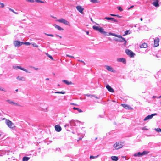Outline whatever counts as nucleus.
I'll return each mask as SVG.
<instances>
[{"label": "nucleus", "mask_w": 161, "mask_h": 161, "mask_svg": "<svg viewBox=\"0 0 161 161\" xmlns=\"http://www.w3.org/2000/svg\"><path fill=\"white\" fill-rule=\"evenodd\" d=\"M109 35H112L118 38L114 39V40L117 42H122L125 40V38L123 37L121 35H118L114 33H109Z\"/></svg>", "instance_id": "f257e3e1"}, {"label": "nucleus", "mask_w": 161, "mask_h": 161, "mask_svg": "<svg viewBox=\"0 0 161 161\" xmlns=\"http://www.w3.org/2000/svg\"><path fill=\"white\" fill-rule=\"evenodd\" d=\"M124 145V142H118L114 144L113 147L115 150H118L122 148Z\"/></svg>", "instance_id": "f03ea898"}, {"label": "nucleus", "mask_w": 161, "mask_h": 161, "mask_svg": "<svg viewBox=\"0 0 161 161\" xmlns=\"http://www.w3.org/2000/svg\"><path fill=\"white\" fill-rule=\"evenodd\" d=\"M93 28L94 30L98 31L102 34H103L104 35L106 34V32L104 31V29L102 27H99L97 26H93Z\"/></svg>", "instance_id": "7ed1b4c3"}, {"label": "nucleus", "mask_w": 161, "mask_h": 161, "mask_svg": "<svg viewBox=\"0 0 161 161\" xmlns=\"http://www.w3.org/2000/svg\"><path fill=\"white\" fill-rule=\"evenodd\" d=\"M6 123L8 126L10 128L13 129L15 127L14 123L9 120L6 119Z\"/></svg>", "instance_id": "20e7f679"}, {"label": "nucleus", "mask_w": 161, "mask_h": 161, "mask_svg": "<svg viewBox=\"0 0 161 161\" xmlns=\"http://www.w3.org/2000/svg\"><path fill=\"white\" fill-rule=\"evenodd\" d=\"M125 52L127 54L130 58L134 57L135 55V54L131 51L129 49H126Z\"/></svg>", "instance_id": "39448f33"}, {"label": "nucleus", "mask_w": 161, "mask_h": 161, "mask_svg": "<svg viewBox=\"0 0 161 161\" xmlns=\"http://www.w3.org/2000/svg\"><path fill=\"white\" fill-rule=\"evenodd\" d=\"M57 21L59 22L63 23L64 24L66 25H69V22H68L65 19L63 18H62L60 19L57 20Z\"/></svg>", "instance_id": "423d86ee"}, {"label": "nucleus", "mask_w": 161, "mask_h": 161, "mask_svg": "<svg viewBox=\"0 0 161 161\" xmlns=\"http://www.w3.org/2000/svg\"><path fill=\"white\" fill-rule=\"evenodd\" d=\"M23 44V42L19 41H15L14 42V44L15 47L20 46Z\"/></svg>", "instance_id": "0eeeda50"}, {"label": "nucleus", "mask_w": 161, "mask_h": 161, "mask_svg": "<svg viewBox=\"0 0 161 161\" xmlns=\"http://www.w3.org/2000/svg\"><path fill=\"white\" fill-rule=\"evenodd\" d=\"M76 9L80 13L83 14V11L84 9L80 5L77 6L76 7Z\"/></svg>", "instance_id": "6e6552de"}, {"label": "nucleus", "mask_w": 161, "mask_h": 161, "mask_svg": "<svg viewBox=\"0 0 161 161\" xmlns=\"http://www.w3.org/2000/svg\"><path fill=\"white\" fill-rule=\"evenodd\" d=\"M157 115L156 113L153 114L151 115H148L144 119V121H146L147 120H148L149 119H152L154 116L156 115Z\"/></svg>", "instance_id": "1a4fd4ad"}, {"label": "nucleus", "mask_w": 161, "mask_h": 161, "mask_svg": "<svg viewBox=\"0 0 161 161\" xmlns=\"http://www.w3.org/2000/svg\"><path fill=\"white\" fill-rule=\"evenodd\" d=\"M159 39L158 38H157L154 40V47H156L159 46Z\"/></svg>", "instance_id": "9d476101"}, {"label": "nucleus", "mask_w": 161, "mask_h": 161, "mask_svg": "<svg viewBox=\"0 0 161 161\" xmlns=\"http://www.w3.org/2000/svg\"><path fill=\"white\" fill-rule=\"evenodd\" d=\"M55 130L57 132H60L61 130L62 129L60 126L58 125H56L55 126Z\"/></svg>", "instance_id": "9b49d317"}, {"label": "nucleus", "mask_w": 161, "mask_h": 161, "mask_svg": "<svg viewBox=\"0 0 161 161\" xmlns=\"http://www.w3.org/2000/svg\"><path fill=\"white\" fill-rule=\"evenodd\" d=\"M106 88L107 90L110 92H113L114 91L113 89L111 87L108 85H107L106 86Z\"/></svg>", "instance_id": "f8f14e48"}, {"label": "nucleus", "mask_w": 161, "mask_h": 161, "mask_svg": "<svg viewBox=\"0 0 161 161\" xmlns=\"http://www.w3.org/2000/svg\"><path fill=\"white\" fill-rule=\"evenodd\" d=\"M105 19L107 20H111L114 22H118L117 20L115 19L114 18H111V17H106Z\"/></svg>", "instance_id": "ddd939ff"}, {"label": "nucleus", "mask_w": 161, "mask_h": 161, "mask_svg": "<svg viewBox=\"0 0 161 161\" xmlns=\"http://www.w3.org/2000/svg\"><path fill=\"white\" fill-rule=\"evenodd\" d=\"M117 60L118 62H122L124 64H125L126 63V61L125 59L123 58H118L117 59Z\"/></svg>", "instance_id": "4468645a"}, {"label": "nucleus", "mask_w": 161, "mask_h": 161, "mask_svg": "<svg viewBox=\"0 0 161 161\" xmlns=\"http://www.w3.org/2000/svg\"><path fill=\"white\" fill-rule=\"evenodd\" d=\"M121 105L122 106V107L126 109H131V107L127 104H121Z\"/></svg>", "instance_id": "2eb2a0df"}, {"label": "nucleus", "mask_w": 161, "mask_h": 161, "mask_svg": "<svg viewBox=\"0 0 161 161\" xmlns=\"http://www.w3.org/2000/svg\"><path fill=\"white\" fill-rule=\"evenodd\" d=\"M147 46V44L145 43H143L140 46V48H146Z\"/></svg>", "instance_id": "dca6fc26"}, {"label": "nucleus", "mask_w": 161, "mask_h": 161, "mask_svg": "<svg viewBox=\"0 0 161 161\" xmlns=\"http://www.w3.org/2000/svg\"><path fill=\"white\" fill-rule=\"evenodd\" d=\"M106 69L108 71L112 72L113 71V69L111 67L107 65L106 66Z\"/></svg>", "instance_id": "f3484780"}, {"label": "nucleus", "mask_w": 161, "mask_h": 161, "mask_svg": "<svg viewBox=\"0 0 161 161\" xmlns=\"http://www.w3.org/2000/svg\"><path fill=\"white\" fill-rule=\"evenodd\" d=\"M62 81L67 85H70L73 84L71 81L69 82L67 80H63Z\"/></svg>", "instance_id": "a211bd4d"}, {"label": "nucleus", "mask_w": 161, "mask_h": 161, "mask_svg": "<svg viewBox=\"0 0 161 161\" xmlns=\"http://www.w3.org/2000/svg\"><path fill=\"white\" fill-rule=\"evenodd\" d=\"M54 26L55 28L59 30L63 31L64 30L60 26L56 24H54Z\"/></svg>", "instance_id": "6ab92c4d"}, {"label": "nucleus", "mask_w": 161, "mask_h": 161, "mask_svg": "<svg viewBox=\"0 0 161 161\" xmlns=\"http://www.w3.org/2000/svg\"><path fill=\"white\" fill-rule=\"evenodd\" d=\"M142 153H141L140 152H138L137 153H136L134 154V156H138L141 157L142 156Z\"/></svg>", "instance_id": "aec40b11"}, {"label": "nucleus", "mask_w": 161, "mask_h": 161, "mask_svg": "<svg viewBox=\"0 0 161 161\" xmlns=\"http://www.w3.org/2000/svg\"><path fill=\"white\" fill-rule=\"evenodd\" d=\"M159 1H157L154 2L153 3V4L156 7H157L159 6V4H158Z\"/></svg>", "instance_id": "412c9836"}, {"label": "nucleus", "mask_w": 161, "mask_h": 161, "mask_svg": "<svg viewBox=\"0 0 161 161\" xmlns=\"http://www.w3.org/2000/svg\"><path fill=\"white\" fill-rule=\"evenodd\" d=\"M112 160L116 161L118 160V157L116 156H112L111 157Z\"/></svg>", "instance_id": "4be33fe9"}, {"label": "nucleus", "mask_w": 161, "mask_h": 161, "mask_svg": "<svg viewBox=\"0 0 161 161\" xmlns=\"http://www.w3.org/2000/svg\"><path fill=\"white\" fill-rule=\"evenodd\" d=\"M7 101L9 103H10V104H14V105H17V106H19L20 105H19L17 103H14L13 101H12L10 100H7Z\"/></svg>", "instance_id": "5701e85b"}, {"label": "nucleus", "mask_w": 161, "mask_h": 161, "mask_svg": "<svg viewBox=\"0 0 161 161\" xmlns=\"http://www.w3.org/2000/svg\"><path fill=\"white\" fill-rule=\"evenodd\" d=\"M17 79L19 80H25V78L24 77H20L19 76H18L17 77Z\"/></svg>", "instance_id": "b1692460"}, {"label": "nucleus", "mask_w": 161, "mask_h": 161, "mask_svg": "<svg viewBox=\"0 0 161 161\" xmlns=\"http://www.w3.org/2000/svg\"><path fill=\"white\" fill-rule=\"evenodd\" d=\"M149 153V151L145 150L142 153V156L147 155Z\"/></svg>", "instance_id": "393cba45"}, {"label": "nucleus", "mask_w": 161, "mask_h": 161, "mask_svg": "<svg viewBox=\"0 0 161 161\" xmlns=\"http://www.w3.org/2000/svg\"><path fill=\"white\" fill-rule=\"evenodd\" d=\"M19 69L23 71H25L26 72L30 73V72H28L26 69H25L24 68L21 67L20 66H19Z\"/></svg>", "instance_id": "a878e982"}, {"label": "nucleus", "mask_w": 161, "mask_h": 161, "mask_svg": "<svg viewBox=\"0 0 161 161\" xmlns=\"http://www.w3.org/2000/svg\"><path fill=\"white\" fill-rule=\"evenodd\" d=\"M30 159L29 157H24L23 158V161H28Z\"/></svg>", "instance_id": "bb28decb"}, {"label": "nucleus", "mask_w": 161, "mask_h": 161, "mask_svg": "<svg viewBox=\"0 0 161 161\" xmlns=\"http://www.w3.org/2000/svg\"><path fill=\"white\" fill-rule=\"evenodd\" d=\"M73 109L74 110H77V111L80 113L82 112L83 111H82L80 109H79L78 108H76L75 107H74L73 108Z\"/></svg>", "instance_id": "cd10ccee"}, {"label": "nucleus", "mask_w": 161, "mask_h": 161, "mask_svg": "<svg viewBox=\"0 0 161 161\" xmlns=\"http://www.w3.org/2000/svg\"><path fill=\"white\" fill-rule=\"evenodd\" d=\"M45 54L49 57V58L51 60H53L54 59H53V57L50 55L48 53H45Z\"/></svg>", "instance_id": "c85d7f7f"}, {"label": "nucleus", "mask_w": 161, "mask_h": 161, "mask_svg": "<svg viewBox=\"0 0 161 161\" xmlns=\"http://www.w3.org/2000/svg\"><path fill=\"white\" fill-rule=\"evenodd\" d=\"M129 30H127L125 32V34L123 35V36H125L126 35H127L128 34H130V33H129Z\"/></svg>", "instance_id": "c756f323"}, {"label": "nucleus", "mask_w": 161, "mask_h": 161, "mask_svg": "<svg viewBox=\"0 0 161 161\" xmlns=\"http://www.w3.org/2000/svg\"><path fill=\"white\" fill-rule=\"evenodd\" d=\"M55 93H60L62 94H64L65 93V92L61 91V92H55Z\"/></svg>", "instance_id": "7c9ffc66"}, {"label": "nucleus", "mask_w": 161, "mask_h": 161, "mask_svg": "<svg viewBox=\"0 0 161 161\" xmlns=\"http://www.w3.org/2000/svg\"><path fill=\"white\" fill-rule=\"evenodd\" d=\"M91 2L93 3H96L98 2L97 0H91Z\"/></svg>", "instance_id": "2f4dec72"}, {"label": "nucleus", "mask_w": 161, "mask_h": 161, "mask_svg": "<svg viewBox=\"0 0 161 161\" xmlns=\"http://www.w3.org/2000/svg\"><path fill=\"white\" fill-rule=\"evenodd\" d=\"M9 10L11 11L12 12H13L15 14H18V13H17V12H15L14 10H13V9H12L11 8H9Z\"/></svg>", "instance_id": "473e14b6"}, {"label": "nucleus", "mask_w": 161, "mask_h": 161, "mask_svg": "<svg viewBox=\"0 0 161 161\" xmlns=\"http://www.w3.org/2000/svg\"><path fill=\"white\" fill-rule=\"evenodd\" d=\"M23 44H25L27 46H28V45H30L31 44V43L29 42H23Z\"/></svg>", "instance_id": "72a5a7b5"}, {"label": "nucleus", "mask_w": 161, "mask_h": 161, "mask_svg": "<svg viewBox=\"0 0 161 161\" xmlns=\"http://www.w3.org/2000/svg\"><path fill=\"white\" fill-rule=\"evenodd\" d=\"M4 6V3L0 2V7H3Z\"/></svg>", "instance_id": "f704fd0d"}, {"label": "nucleus", "mask_w": 161, "mask_h": 161, "mask_svg": "<svg viewBox=\"0 0 161 161\" xmlns=\"http://www.w3.org/2000/svg\"><path fill=\"white\" fill-rule=\"evenodd\" d=\"M35 1L36 2H38V3H44V2L42 1H41V0H36Z\"/></svg>", "instance_id": "c9c22d12"}, {"label": "nucleus", "mask_w": 161, "mask_h": 161, "mask_svg": "<svg viewBox=\"0 0 161 161\" xmlns=\"http://www.w3.org/2000/svg\"><path fill=\"white\" fill-rule=\"evenodd\" d=\"M117 8L120 11H122L123 10V9L120 6H118L117 7Z\"/></svg>", "instance_id": "e433bc0d"}, {"label": "nucleus", "mask_w": 161, "mask_h": 161, "mask_svg": "<svg viewBox=\"0 0 161 161\" xmlns=\"http://www.w3.org/2000/svg\"><path fill=\"white\" fill-rule=\"evenodd\" d=\"M161 129L159 128L155 129V130L158 132H160L161 131Z\"/></svg>", "instance_id": "4c0bfd02"}, {"label": "nucleus", "mask_w": 161, "mask_h": 161, "mask_svg": "<svg viewBox=\"0 0 161 161\" xmlns=\"http://www.w3.org/2000/svg\"><path fill=\"white\" fill-rule=\"evenodd\" d=\"M19 66H14V68L16 69H19Z\"/></svg>", "instance_id": "58836bf2"}, {"label": "nucleus", "mask_w": 161, "mask_h": 161, "mask_svg": "<svg viewBox=\"0 0 161 161\" xmlns=\"http://www.w3.org/2000/svg\"><path fill=\"white\" fill-rule=\"evenodd\" d=\"M96 157H94V156H91L90 157V159H93V158H95Z\"/></svg>", "instance_id": "ea45409f"}, {"label": "nucleus", "mask_w": 161, "mask_h": 161, "mask_svg": "<svg viewBox=\"0 0 161 161\" xmlns=\"http://www.w3.org/2000/svg\"><path fill=\"white\" fill-rule=\"evenodd\" d=\"M32 45L34 47H38V45H37L36 43H34L32 44Z\"/></svg>", "instance_id": "a19ab883"}, {"label": "nucleus", "mask_w": 161, "mask_h": 161, "mask_svg": "<svg viewBox=\"0 0 161 161\" xmlns=\"http://www.w3.org/2000/svg\"><path fill=\"white\" fill-rule=\"evenodd\" d=\"M66 56L67 57H70V58H74V57H73V56H70L69 55H66Z\"/></svg>", "instance_id": "79ce46f5"}, {"label": "nucleus", "mask_w": 161, "mask_h": 161, "mask_svg": "<svg viewBox=\"0 0 161 161\" xmlns=\"http://www.w3.org/2000/svg\"><path fill=\"white\" fill-rule=\"evenodd\" d=\"M142 129L144 130H147L148 129L146 128V127H144L142 128Z\"/></svg>", "instance_id": "37998d69"}, {"label": "nucleus", "mask_w": 161, "mask_h": 161, "mask_svg": "<svg viewBox=\"0 0 161 161\" xmlns=\"http://www.w3.org/2000/svg\"><path fill=\"white\" fill-rule=\"evenodd\" d=\"M115 16H116L119 18H121L122 17V16H120L119 15L116 14Z\"/></svg>", "instance_id": "c03bdc74"}, {"label": "nucleus", "mask_w": 161, "mask_h": 161, "mask_svg": "<svg viewBox=\"0 0 161 161\" xmlns=\"http://www.w3.org/2000/svg\"><path fill=\"white\" fill-rule=\"evenodd\" d=\"M89 96H91V97H94L95 98H97V99H98V97H95V96H94V95H89Z\"/></svg>", "instance_id": "a18cd8bd"}, {"label": "nucleus", "mask_w": 161, "mask_h": 161, "mask_svg": "<svg viewBox=\"0 0 161 161\" xmlns=\"http://www.w3.org/2000/svg\"><path fill=\"white\" fill-rule=\"evenodd\" d=\"M47 35L48 36H51V37H53V35H52V34H47Z\"/></svg>", "instance_id": "49530a36"}, {"label": "nucleus", "mask_w": 161, "mask_h": 161, "mask_svg": "<svg viewBox=\"0 0 161 161\" xmlns=\"http://www.w3.org/2000/svg\"><path fill=\"white\" fill-rule=\"evenodd\" d=\"M124 41V42H124V45H125V46H126V43L127 41H126V40H125V41Z\"/></svg>", "instance_id": "de8ad7c7"}, {"label": "nucleus", "mask_w": 161, "mask_h": 161, "mask_svg": "<svg viewBox=\"0 0 161 161\" xmlns=\"http://www.w3.org/2000/svg\"><path fill=\"white\" fill-rule=\"evenodd\" d=\"M134 7V5H132V6H131L130 7V8H129L128 9H130L131 8H133V7Z\"/></svg>", "instance_id": "09e8293b"}, {"label": "nucleus", "mask_w": 161, "mask_h": 161, "mask_svg": "<svg viewBox=\"0 0 161 161\" xmlns=\"http://www.w3.org/2000/svg\"><path fill=\"white\" fill-rule=\"evenodd\" d=\"M70 104L72 105H77V104L73 103H71Z\"/></svg>", "instance_id": "8fccbe9b"}, {"label": "nucleus", "mask_w": 161, "mask_h": 161, "mask_svg": "<svg viewBox=\"0 0 161 161\" xmlns=\"http://www.w3.org/2000/svg\"><path fill=\"white\" fill-rule=\"evenodd\" d=\"M116 14H110V15L112 16H115Z\"/></svg>", "instance_id": "3c124183"}, {"label": "nucleus", "mask_w": 161, "mask_h": 161, "mask_svg": "<svg viewBox=\"0 0 161 161\" xmlns=\"http://www.w3.org/2000/svg\"><path fill=\"white\" fill-rule=\"evenodd\" d=\"M28 1H29L31 2H34V0H28Z\"/></svg>", "instance_id": "603ef678"}, {"label": "nucleus", "mask_w": 161, "mask_h": 161, "mask_svg": "<svg viewBox=\"0 0 161 161\" xmlns=\"http://www.w3.org/2000/svg\"><path fill=\"white\" fill-rule=\"evenodd\" d=\"M78 61H80L81 62H82L83 63H84L85 64V62L83 61L82 60H78Z\"/></svg>", "instance_id": "864d4df0"}, {"label": "nucleus", "mask_w": 161, "mask_h": 161, "mask_svg": "<svg viewBox=\"0 0 161 161\" xmlns=\"http://www.w3.org/2000/svg\"><path fill=\"white\" fill-rule=\"evenodd\" d=\"M82 138H83V137H82V138H79V139L78 140V141L79 140H81Z\"/></svg>", "instance_id": "5fc2aeb1"}, {"label": "nucleus", "mask_w": 161, "mask_h": 161, "mask_svg": "<svg viewBox=\"0 0 161 161\" xmlns=\"http://www.w3.org/2000/svg\"><path fill=\"white\" fill-rule=\"evenodd\" d=\"M34 68L36 70H38V68Z\"/></svg>", "instance_id": "6e6d98bb"}, {"label": "nucleus", "mask_w": 161, "mask_h": 161, "mask_svg": "<svg viewBox=\"0 0 161 161\" xmlns=\"http://www.w3.org/2000/svg\"><path fill=\"white\" fill-rule=\"evenodd\" d=\"M90 19H91V20L92 22H93V20H92V18H91Z\"/></svg>", "instance_id": "4d7b16f0"}, {"label": "nucleus", "mask_w": 161, "mask_h": 161, "mask_svg": "<svg viewBox=\"0 0 161 161\" xmlns=\"http://www.w3.org/2000/svg\"><path fill=\"white\" fill-rule=\"evenodd\" d=\"M46 80H49V79L48 78H47L46 79Z\"/></svg>", "instance_id": "13d9d810"}, {"label": "nucleus", "mask_w": 161, "mask_h": 161, "mask_svg": "<svg viewBox=\"0 0 161 161\" xmlns=\"http://www.w3.org/2000/svg\"><path fill=\"white\" fill-rule=\"evenodd\" d=\"M142 20H143L142 19V18H141L140 19V20H141V21H142Z\"/></svg>", "instance_id": "bf43d9fd"}, {"label": "nucleus", "mask_w": 161, "mask_h": 161, "mask_svg": "<svg viewBox=\"0 0 161 161\" xmlns=\"http://www.w3.org/2000/svg\"><path fill=\"white\" fill-rule=\"evenodd\" d=\"M89 32L88 31H87V32H86V33H87V35H88V34H89Z\"/></svg>", "instance_id": "052dcab7"}, {"label": "nucleus", "mask_w": 161, "mask_h": 161, "mask_svg": "<svg viewBox=\"0 0 161 161\" xmlns=\"http://www.w3.org/2000/svg\"><path fill=\"white\" fill-rule=\"evenodd\" d=\"M15 91H16V92H18V89H16V90H15Z\"/></svg>", "instance_id": "680f3d73"}, {"label": "nucleus", "mask_w": 161, "mask_h": 161, "mask_svg": "<svg viewBox=\"0 0 161 161\" xmlns=\"http://www.w3.org/2000/svg\"><path fill=\"white\" fill-rule=\"evenodd\" d=\"M59 37L60 38H62V37H61V36H59Z\"/></svg>", "instance_id": "e2e57ef3"}, {"label": "nucleus", "mask_w": 161, "mask_h": 161, "mask_svg": "<svg viewBox=\"0 0 161 161\" xmlns=\"http://www.w3.org/2000/svg\"><path fill=\"white\" fill-rule=\"evenodd\" d=\"M5 119V118H3L2 119V120H4Z\"/></svg>", "instance_id": "0e129e2a"}, {"label": "nucleus", "mask_w": 161, "mask_h": 161, "mask_svg": "<svg viewBox=\"0 0 161 161\" xmlns=\"http://www.w3.org/2000/svg\"><path fill=\"white\" fill-rule=\"evenodd\" d=\"M56 36H59V35H56Z\"/></svg>", "instance_id": "69168bd1"}, {"label": "nucleus", "mask_w": 161, "mask_h": 161, "mask_svg": "<svg viewBox=\"0 0 161 161\" xmlns=\"http://www.w3.org/2000/svg\"><path fill=\"white\" fill-rule=\"evenodd\" d=\"M97 139V137H96V138H95V140H96Z\"/></svg>", "instance_id": "338daca9"}, {"label": "nucleus", "mask_w": 161, "mask_h": 161, "mask_svg": "<svg viewBox=\"0 0 161 161\" xmlns=\"http://www.w3.org/2000/svg\"><path fill=\"white\" fill-rule=\"evenodd\" d=\"M58 86H60V85H59V84H58Z\"/></svg>", "instance_id": "774afa93"}]
</instances>
